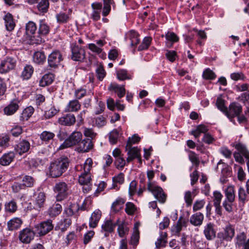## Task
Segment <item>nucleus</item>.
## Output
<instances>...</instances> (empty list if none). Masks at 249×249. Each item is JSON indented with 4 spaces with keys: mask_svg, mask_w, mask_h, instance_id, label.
<instances>
[{
    "mask_svg": "<svg viewBox=\"0 0 249 249\" xmlns=\"http://www.w3.org/2000/svg\"><path fill=\"white\" fill-rule=\"evenodd\" d=\"M62 208L59 203L53 204L48 210V214L51 217H55L61 212Z\"/></svg>",
    "mask_w": 249,
    "mask_h": 249,
    "instance_id": "28",
    "label": "nucleus"
},
{
    "mask_svg": "<svg viewBox=\"0 0 249 249\" xmlns=\"http://www.w3.org/2000/svg\"><path fill=\"white\" fill-rule=\"evenodd\" d=\"M125 202V200L122 198H118L112 204L111 208L114 211H118Z\"/></svg>",
    "mask_w": 249,
    "mask_h": 249,
    "instance_id": "61",
    "label": "nucleus"
},
{
    "mask_svg": "<svg viewBox=\"0 0 249 249\" xmlns=\"http://www.w3.org/2000/svg\"><path fill=\"white\" fill-rule=\"evenodd\" d=\"M81 104L77 99L70 101L65 108V111L67 112H77L81 108Z\"/></svg>",
    "mask_w": 249,
    "mask_h": 249,
    "instance_id": "21",
    "label": "nucleus"
},
{
    "mask_svg": "<svg viewBox=\"0 0 249 249\" xmlns=\"http://www.w3.org/2000/svg\"><path fill=\"white\" fill-rule=\"evenodd\" d=\"M117 77L119 80L124 81L129 80L132 78V75L129 73L127 70L120 69L116 71Z\"/></svg>",
    "mask_w": 249,
    "mask_h": 249,
    "instance_id": "39",
    "label": "nucleus"
},
{
    "mask_svg": "<svg viewBox=\"0 0 249 249\" xmlns=\"http://www.w3.org/2000/svg\"><path fill=\"white\" fill-rule=\"evenodd\" d=\"M203 233L208 240H213L216 237V230L214 224L209 222L204 227Z\"/></svg>",
    "mask_w": 249,
    "mask_h": 249,
    "instance_id": "14",
    "label": "nucleus"
},
{
    "mask_svg": "<svg viewBox=\"0 0 249 249\" xmlns=\"http://www.w3.org/2000/svg\"><path fill=\"white\" fill-rule=\"evenodd\" d=\"M216 105L217 108L226 115L228 108L225 106V100L218 98L216 100Z\"/></svg>",
    "mask_w": 249,
    "mask_h": 249,
    "instance_id": "57",
    "label": "nucleus"
},
{
    "mask_svg": "<svg viewBox=\"0 0 249 249\" xmlns=\"http://www.w3.org/2000/svg\"><path fill=\"white\" fill-rule=\"evenodd\" d=\"M45 199L46 196L45 193L43 192L39 193L36 198V207L39 208L43 207Z\"/></svg>",
    "mask_w": 249,
    "mask_h": 249,
    "instance_id": "49",
    "label": "nucleus"
},
{
    "mask_svg": "<svg viewBox=\"0 0 249 249\" xmlns=\"http://www.w3.org/2000/svg\"><path fill=\"white\" fill-rule=\"evenodd\" d=\"M237 99L245 105L248 103V106L246 107V109L245 112L246 114L247 113L249 114V91L241 93Z\"/></svg>",
    "mask_w": 249,
    "mask_h": 249,
    "instance_id": "41",
    "label": "nucleus"
},
{
    "mask_svg": "<svg viewBox=\"0 0 249 249\" xmlns=\"http://www.w3.org/2000/svg\"><path fill=\"white\" fill-rule=\"evenodd\" d=\"M225 201L233 202L235 200V190L233 186H229L225 191Z\"/></svg>",
    "mask_w": 249,
    "mask_h": 249,
    "instance_id": "32",
    "label": "nucleus"
},
{
    "mask_svg": "<svg viewBox=\"0 0 249 249\" xmlns=\"http://www.w3.org/2000/svg\"><path fill=\"white\" fill-rule=\"evenodd\" d=\"M51 30V27L45 19L39 20L38 33L44 37L48 35Z\"/></svg>",
    "mask_w": 249,
    "mask_h": 249,
    "instance_id": "24",
    "label": "nucleus"
},
{
    "mask_svg": "<svg viewBox=\"0 0 249 249\" xmlns=\"http://www.w3.org/2000/svg\"><path fill=\"white\" fill-rule=\"evenodd\" d=\"M76 122V118L74 114L68 113L59 118L58 122L59 124L65 126L73 125Z\"/></svg>",
    "mask_w": 249,
    "mask_h": 249,
    "instance_id": "17",
    "label": "nucleus"
},
{
    "mask_svg": "<svg viewBox=\"0 0 249 249\" xmlns=\"http://www.w3.org/2000/svg\"><path fill=\"white\" fill-rule=\"evenodd\" d=\"M167 233L165 232L160 233V237L155 243L156 247L157 249L164 247L167 243L166 240Z\"/></svg>",
    "mask_w": 249,
    "mask_h": 249,
    "instance_id": "43",
    "label": "nucleus"
},
{
    "mask_svg": "<svg viewBox=\"0 0 249 249\" xmlns=\"http://www.w3.org/2000/svg\"><path fill=\"white\" fill-rule=\"evenodd\" d=\"M234 235V229L231 225L226 227L223 232L218 234V237L221 239L226 241L231 240Z\"/></svg>",
    "mask_w": 249,
    "mask_h": 249,
    "instance_id": "18",
    "label": "nucleus"
},
{
    "mask_svg": "<svg viewBox=\"0 0 249 249\" xmlns=\"http://www.w3.org/2000/svg\"><path fill=\"white\" fill-rule=\"evenodd\" d=\"M49 7V0H41L37 4L38 10L43 13H46Z\"/></svg>",
    "mask_w": 249,
    "mask_h": 249,
    "instance_id": "53",
    "label": "nucleus"
},
{
    "mask_svg": "<svg viewBox=\"0 0 249 249\" xmlns=\"http://www.w3.org/2000/svg\"><path fill=\"white\" fill-rule=\"evenodd\" d=\"M203 77L207 80H213L215 78L216 75L210 69H207L203 71Z\"/></svg>",
    "mask_w": 249,
    "mask_h": 249,
    "instance_id": "63",
    "label": "nucleus"
},
{
    "mask_svg": "<svg viewBox=\"0 0 249 249\" xmlns=\"http://www.w3.org/2000/svg\"><path fill=\"white\" fill-rule=\"evenodd\" d=\"M10 138L8 136L0 138V153L9 145Z\"/></svg>",
    "mask_w": 249,
    "mask_h": 249,
    "instance_id": "56",
    "label": "nucleus"
},
{
    "mask_svg": "<svg viewBox=\"0 0 249 249\" xmlns=\"http://www.w3.org/2000/svg\"><path fill=\"white\" fill-rule=\"evenodd\" d=\"M56 18L57 22L59 24L66 23L70 19V16L69 15L64 12H60L56 14Z\"/></svg>",
    "mask_w": 249,
    "mask_h": 249,
    "instance_id": "51",
    "label": "nucleus"
},
{
    "mask_svg": "<svg viewBox=\"0 0 249 249\" xmlns=\"http://www.w3.org/2000/svg\"><path fill=\"white\" fill-rule=\"evenodd\" d=\"M71 224V218H66L63 217V219H62L58 223V226L59 227V229L62 231H65L67 230V229L70 227V226Z\"/></svg>",
    "mask_w": 249,
    "mask_h": 249,
    "instance_id": "44",
    "label": "nucleus"
},
{
    "mask_svg": "<svg viewBox=\"0 0 249 249\" xmlns=\"http://www.w3.org/2000/svg\"><path fill=\"white\" fill-rule=\"evenodd\" d=\"M129 228L124 222L118 224L117 232L120 237H124L128 234Z\"/></svg>",
    "mask_w": 249,
    "mask_h": 249,
    "instance_id": "42",
    "label": "nucleus"
},
{
    "mask_svg": "<svg viewBox=\"0 0 249 249\" xmlns=\"http://www.w3.org/2000/svg\"><path fill=\"white\" fill-rule=\"evenodd\" d=\"M70 161L66 157L60 158L51 162L49 167L50 171H62L67 170L69 166Z\"/></svg>",
    "mask_w": 249,
    "mask_h": 249,
    "instance_id": "3",
    "label": "nucleus"
},
{
    "mask_svg": "<svg viewBox=\"0 0 249 249\" xmlns=\"http://www.w3.org/2000/svg\"><path fill=\"white\" fill-rule=\"evenodd\" d=\"M140 140V138L137 135L135 134L131 137H129L126 145L125 146V150H128V148L130 146L132 147L133 144H135L139 142Z\"/></svg>",
    "mask_w": 249,
    "mask_h": 249,
    "instance_id": "58",
    "label": "nucleus"
},
{
    "mask_svg": "<svg viewBox=\"0 0 249 249\" xmlns=\"http://www.w3.org/2000/svg\"><path fill=\"white\" fill-rule=\"evenodd\" d=\"M22 223V221L20 218L15 217L7 222V227L9 231H13L19 228Z\"/></svg>",
    "mask_w": 249,
    "mask_h": 249,
    "instance_id": "26",
    "label": "nucleus"
},
{
    "mask_svg": "<svg viewBox=\"0 0 249 249\" xmlns=\"http://www.w3.org/2000/svg\"><path fill=\"white\" fill-rule=\"evenodd\" d=\"M247 236L244 232H241L236 236V244L238 247L243 246V249H249V238L246 241Z\"/></svg>",
    "mask_w": 249,
    "mask_h": 249,
    "instance_id": "23",
    "label": "nucleus"
},
{
    "mask_svg": "<svg viewBox=\"0 0 249 249\" xmlns=\"http://www.w3.org/2000/svg\"><path fill=\"white\" fill-rule=\"evenodd\" d=\"M236 148L242 153V155L247 160V165L249 171V151L246 146L242 143L236 144Z\"/></svg>",
    "mask_w": 249,
    "mask_h": 249,
    "instance_id": "37",
    "label": "nucleus"
},
{
    "mask_svg": "<svg viewBox=\"0 0 249 249\" xmlns=\"http://www.w3.org/2000/svg\"><path fill=\"white\" fill-rule=\"evenodd\" d=\"M189 159L193 165L196 167L195 171H197V168H196L200 164V161L197 155L194 152L190 151L189 152Z\"/></svg>",
    "mask_w": 249,
    "mask_h": 249,
    "instance_id": "46",
    "label": "nucleus"
},
{
    "mask_svg": "<svg viewBox=\"0 0 249 249\" xmlns=\"http://www.w3.org/2000/svg\"><path fill=\"white\" fill-rule=\"evenodd\" d=\"M138 33L134 31H131L129 34V38L131 40V45L132 46H136L139 43L140 39Z\"/></svg>",
    "mask_w": 249,
    "mask_h": 249,
    "instance_id": "54",
    "label": "nucleus"
},
{
    "mask_svg": "<svg viewBox=\"0 0 249 249\" xmlns=\"http://www.w3.org/2000/svg\"><path fill=\"white\" fill-rule=\"evenodd\" d=\"M127 162L129 163L134 159H138L140 162H142L141 159L140 150L137 147H131L128 148Z\"/></svg>",
    "mask_w": 249,
    "mask_h": 249,
    "instance_id": "15",
    "label": "nucleus"
},
{
    "mask_svg": "<svg viewBox=\"0 0 249 249\" xmlns=\"http://www.w3.org/2000/svg\"><path fill=\"white\" fill-rule=\"evenodd\" d=\"M93 147L92 140L89 138L82 140L76 146L75 150L79 153H86L89 152Z\"/></svg>",
    "mask_w": 249,
    "mask_h": 249,
    "instance_id": "12",
    "label": "nucleus"
},
{
    "mask_svg": "<svg viewBox=\"0 0 249 249\" xmlns=\"http://www.w3.org/2000/svg\"><path fill=\"white\" fill-rule=\"evenodd\" d=\"M91 180L90 172H83L79 177L78 182L81 185H88L90 184Z\"/></svg>",
    "mask_w": 249,
    "mask_h": 249,
    "instance_id": "35",
    "label": "nucleus"
},
{
    "mask_svg": "<svg viewBox=\"0 0 249 249\" xmlns=\"http://www.w3.org/2000/svg\"><path fill=\"white\" fill-rule=\"evenodd\" d=\"M204 215L200 212L192 214L190 218V223L194 226H200L202 224Z\"/></svg>",
    "mask_w": 249,
    "mask_h": 249,
    "instance_id": "22",
    "label": "nucleus"
},
{
    "mask_svg": "<svg viewBox=\"0 0 249 249\" xmlns=\"http://www.w3.org/2000/svg\"><path fill=\"white\" fill-rule=\"evenodd\" d=\"M30 147L31 144L29 142L26 140H22L15 145L14 150L17 153L22 155L28 152Z\"/></svg>",
    "mask_w": 249,
    "mask_h": 249,
    "instance_id": "13",
    "label": "nucleus"
},
{
    "mask_svg": "<svg viewBox=\"0 0 249 249\" xmlns=\"http://www.w3.org/2000/svg\"><path fill=\"white\" fill-rule=\"evenodd\" d=\"M116 224V223H113L111 220H107L102 225V228L104 231L111 232L114 231Z\"/></svg>",
    "mask_w": 249,
    "mask_h": 249,
    "instance_id": "45",
    "label": "nucleus"
},
{
    "mask_svg": "<svg viewBox=\"0 0 249 249\" xmlns=\"http://www.w3.org/2000/svg\"><path fill=\"white\" fill-rule=\"evenodd\" d=\"M165 38L167 41L171 42L172 44L175 42H177L179 40V38L177 35L174 32H168L166 34Z\"/></svg>",
    "mask_w": 249,
    "mask_h": 249,
    "instance_id": "60",
    "label": "nucleus"
},
{
    "mask_svg": "<svg viewBox=\"0 0 249 249\" xmlns=\"http://www.w3.org/2000/svg\"><path fill=\"white\" fill-rule=\"evenodd\" d=\"M82 134L81 132H73L71 135L64 141L63 143L60 145L59 149H63L74 145H78L79 142L82 140Z\"/></svg>",
    "mask_w": 249,
    "mask_h": 249,
    "instance_id": "2",
    "label": "nucleus"
},
{
    "mask_svg": "<svg viewBox=\"0 0 249 249\" xmlns=\"http://www.w3.org/2000/svg\"><path fill=\"white\" fill-rule=\"evenodd\" d=\"M35 228L37 233L40 236H43L46 235L53 229V225L52 220L48 219L36 225Z\"/></svg>",
    "mask_w": 249,
    "mask_h": 249,
    "instance_id": "6",
    "label": "nucleus"
},
{
    "mask_svg": "<svg viewBox=\"0 0 249 249\" xmlns=\"http://www.w3.org/2000/svg\"><path fill=\"white\" fill-rule=\"evenodd\" d=\"M71 58L73 61H82L85 58V52L83 48L79 47L76 43H72L71 45Z\"/></svg>",
    "mask_w": 249,
    "mask_h": 249,
    "instance_id": "7",
    "label": "nucleus"
},
{
    "mask_svg": "<svg viewBox=\"0 0 249 249\" xmlns=\"http://www.w3.org/2000/svg\"><path fill=\"white\" fill-rule=\"evenodd\" d=\"M95 125L98 127H102L107 124L106 118L103 116H100L94 119Z\"/></svg>",
    "mask_w": 249,
    "mask_h": 249,
    "instance_id": "64",
    "label": "nucleus"
},
{
    "mask_svg": "<svg viewBox=\"0 0 249 249\" xmlns=\"http://www.w3.org/2000/svg\"><path fill=\"white\" fill-rule=\"evenodd\" d=\"M147 190L151 192L154 197L160 203H164L166 199V195L162 189L153 183L149 182L147 184Z\"/></svg>",
    "mask_w": 249,
    "mask_h": 249,
    "instance_id": "4",
    "label": "nucleus"
},
{
    "mask_svg": "<svg viewBox=\"0 0 249 249\" xmlns=\"http://www.w3.org/2000/svg\"><path fill=\"white\" fill-rule=\"evenodd\" d=\"M44 37L43 36L38 34L31 36L30 38V44H40L44 41Z\"/></svg>",
    "mask_w": 249,
    "mask_h": 249,
    "instance_id": "52",
    "label": "nucleus"
},
{
    "mask_svg": "<svg viewBox=\"0 0 249 249\" xmlns=\"http://www.w3.org/2000/svg\"><path fill=\"white\" fill-rule=\"evenodd\" d=\"M152 40V38L150 36H146L145 37L141 44L138 47V51H141L144 50H146L150 46L151 41Z\"/></svg>",
    "mask_w": 249,
    "mask_h": 249,
    "instance_id": "50",
    "label": "nucleus"
},
{
    "mask_svg": "<svg viewBox=\"0 0 249 249\" xmlns=\"http://www.w3.org/2000/svg\"><path fill=\"white\" fill-rule=\"evenodd\" d=\"M242 110V106L240 104L232 102L229 105L225 115L231 122L235 124L234 118L241 114Z\"/></svg>",
    "mask_w": 249,
    "mask_h": 249,
    "instance_id": "5",
    "label": "nucleus"
},
{
    "mask_svg": "<svg viewBox=\"0 0 249 249\" xmlns=\"http://www.w3.org/2000/svg\"><path fill=\"white\" fill-rule=\"evenodd\" d=\"M186 226V221L182 217H179L176 224L172 228V231L175 234H178L182 230V227Z\"/></svg>",
    "mask_w": 249,
    "mask_h": 249,
    "instance_id": "36",
    "label": "nucleus"
},
{
    "mask_svg": "<svg viewBox=\"0 0 249 249\" xmlns=\"http://www.w3.org/2000/svg\"><path fill=\"white\" fill-rule=\"evenodd\" d=\"M53 190L55 193H57L56 196L57 201H62L67 196L68 187L65 182H61L56 184Z\"/></svg>",
    "mask_w": 249,
    "mask_h": 249,
    "instance_id": "9",
    "label": "nucleus"
},
{
    "mask_svg": "<svg viewBox=\"0 0 249 249\" xmlns=\"http://www.w3.org/2000/svg\"><path fill=\"white\" fill-rule=\"evenodd\" d=\"M101 212L99 211H94L91 214L89 220V226L91 228H95L97 225V224L101 218Z\"/></svg>",
    "mask_w": 249,
    "mask_h": 249,
    "instance_id": "31",
    "label": "nucleus"
},
{
    "mask_svg": "<svg viewBox=\"0 0 249 249\" xmlns=\"http://www.w3.org/2000/svg\"><path fill=\"white\" fill-rule=\"evenodd\" d=\"M5 210L6 212L14 213L18 208L16 202L14 200H11L5 204Z\"/></svg>",
    "mask_w": 249,
    "mask_h": 249,
    "instance_id": "48",
    "label": "nucleus"
},
{
    "mask_svg": "<svg viewBox=\"0 0 249 249\" xmlns=\"http://www.w3.org/2000/svg\"><path fill=\"white\" fill-rule=\"evenodd\" d=\"M17 65V60L15 57L6 56L0 61V73L3 74L14 70Z\"/></svg>",
    "mask_w": 249,
    "mask_h": 249,
    "instance_id": "1",
    "label": "nucleus"
},
{
    "mask_svg": "<svg viewBox=\"0 0 249 249\" xmlns=\"http://www.w3.org/2000/svg\"><path fill=\"white\" fill-rule=\"evenodd\" d=\"M20 104V100L18 98L12 100L9 104L3 108V112L5 115L11 116L14 114L19 109Z\"/></svg>",
    "mask_w": 249,
    "mask_h": 249,
    "instance_id": "11",
    "label": "nucleus"
},
{
    "mask_svg": "<svg viewBox=\"0 0 249 249\" xmlns=\"http://www.w3.org/2000/svg\"><path fill=\"white\" fill-rule=\"evenodd\" d=\"M34 112V109L32 107H29L25 108L19 116V120L21 122L27 121L32 115Z\"/></svg>",
    "mask_w": 249,
    "mask_h": 249,
    "instance_id": "34",
    "label": "nucleus"
},
{
    "mask_svg": "<svg viewBox=\"0 0 249 249\" xmlns=\"http://www.w3.org/2000/svg\"><path fill=\"white\" fill-rule=\"evenodd\" d=\"M34 62L38 65L43 64L46 59V57L43 52L37 51L33 55Z\"/></svg>",
    "mask_w": 249,
    "mask_h": 249,
    "instance_id": "29",
    "label": "nucleus"
},
{
    "mask_svg": "<svg viewBox=\"0 0 249 249\" xmlns=\"http://www.w3.org/2000/svg\"><path fill=\"white\" fill-rule=\"evenodd\" d=\"M140 232L138 227L135 225L133 234L131 238L130 244L134 247H136L138 244Z\"/></svg>",
    "mask_w": 249,
    "mask_h": 249,
    "instance_id": "47",
    "label": "nucleus"
},
{
    "mask_svg": "<svg viewBox=\"0 0 249 249\" xmlns=\"http://www.w3.org/2000/svg\"><path fill=\"white\" fill-rule=\"evenodd\" d=\"M35 235V232L27 228L19 231L18 239L23 244H29L34 239Z\"/></svg>",
    "mask_w": 249,
    "mask_h": 249,
    "instance_id": "10",
    "label": "nucleus"
},
{
    "mask_svg": "<svg viewBox=\"0 0 249 249\" xmlns=\"http://www.w3.org/2000/svg\"><path fill=\"white\" fill-rule=\"evenodd\" d=\"M15 157V154L14 152L6 153L0 158V164L2 165H8L13 160Z\"/></svg>",
    "mask_w": 249,
    "mask_h": 249,
    "instance_id": "27",
    "label": "nucleus"
},
{
    "mask_svg": "<svg viewBox=\"0 0 249 249\" xmlns=\"http://www.w3.org/2000/svg\"><path fill=\"white\" fill-rule=\"evenodd\" d=\"M108 89L109 90L116 93L120 98L124 97L125 94V89L124 85L120 86L116 83H111Z\"/></svg>",
    "mask_w": 249,
    "mask_h": 249,
    "instance_id": "19",
    "label": "nucleus"
},
{
    "mask_svg": "<svg viewBox=\"0 0 249 249\" xmlns=\"http://www.w3.org/2000/svg\"><path fill=\"white\" fill-rule=\"evenodd\" d=\"M23 185L25 186L31 187L34 184V179L31 176H25L22 178Z\"/></svg>",
    "mask_w": 249,
    "mask_h": 249,
    "instance_id": "62",
    "label": "nucleus"
},
{
    "mask_svg": "<svg viewBox=\"0 0 249 249\" xmlns=\"http://www.w3.org/2000/svg\"><path fill=\"white\" fill-rule=\"evenodd\" d=\"M36 29L37 27L35 22L29 21L26 24V30L27 34L33 35L35 33Z\"/></svg>",
    "mask_w": 249,
    "mask_h": 249,
    "instance_id": "59",
    "label": "nucleus"
},
{
    "mask_svg": "<svg viewBox=\"0 0 249 249\" xmlns=\"http://www.w3.org/2000/svg\"><path fill=\"white\" fill-rule=\"evenodd\" d=\"M104 6L103 8L102 15L104 17L107 16L111 10V5L114 8L115 2L113 0H103Z\"/></svg>",
    "mask_w": 249,
    "mask_h": 249,
    "instance_id": "33",
    "label": "nucleus"
},
{
    "mask_svg": "<svg viewBox=\"0 0 249 249\" xmlns=\"http://www.w3.org/2000/svg\"><path fill=\"white\" fill-rule=\"evenodd\" d=\"M77 207H75L74 204H71L68 207L65 208L63 213V217L71 219L75 215V212L74 210Z\"/></svg>",
    "mask_w": 249,
    "mask_h": 249,
    "instance_id": "38",
    "label": "nucleus"
},
{
    "mask_svg": "<svg viewBox=\"0 0 249 249\" xmlns=\"http://www.w3.org/2000/svg\"><path fill=\"white\" fill-rule=\"evenodd\" d=\"M119 133L117 129H113L110 132L109 135V140L110 142L112 144H116L119 138Z\"/></svg>",
    "mask_w": 249,
    "mask_h": 249,
    "instance_id": "55",
    "label": "nucleus"
},
{
    "mask_svg": "<svg viewBox=\"0 0 249 249\" xmlns=\"http://www.w3.org/2000/svg\"><path fill=\"white\" fill-rule=\"evenodd\" d=\"M91 6L92 10L91 18L93 20L97 21L101 18L100 14L103 7L102 3L101 2H95L91 4Z\"/></svg>",
    "mask_w": 249,
    "mask_h": 249,
    "instance_id": "16",
    "label": "nucleus"
},
{
    "mask_svg": "<svg viewBox=\"0 0 249 249\" xmlns=\"http://www.w3.org/2000/svg\"><path fill=\"white\" fill-rule=\"evenodd\" d=\"M63 60L61 52L58 50L53 51L48 57V66L53 68H57Z\"/></svg>",
    "mask_w": 249,
    "mask_h": 249,
    "instance_id": "8",
    "label": "nucleus"
},
{
    "mask_svg": "<svg viewBox=\"0 0 249 249\" xmlns=\"http://www.w3.org/2000/svg\"><path fill=\"white\" fill-rule=\"evenodd\" d=\"M34 69L31 65L27 64L24 67L21 77L24 80L29 79L32 76Z\"/></svg>",
    "mask_w": 249,
    "mask_h": 249,
    "instance_id": "30",
    "label": "nucleus"
},
{
    "mask_svg": "<svg viewBox=\"0 0 249 249\" xmlns=\"http://www.w3.org/2000/svg\"><path fill=\"white\" fill-rule=\"evenodd\" d=\"M3 20L6 30L9 32L13 31L16 26V23L13 15L10 13H7L4 16Z\"/></svg>",
    "mask_w": 249,
    "mask_h": 249,
    "instance_id": "20",
    "label": "nucleus"
},
{
    "mask_svg": "<svg viewBox=\"0 0 249 249\" xmlns=\"http://www.w3.org/2000/svg\"><path fill=\"white\" fill-rule=\"evenodd\" d=\"M55 134L53 133L48 131H44L40 135V140L46 143L53 140Z\"/></svg>",
    "mask_w": 249,
    "mask_h": 249,
    "instance_id": "40",
    "label": "nucleus"
},
{
    "mask_svg": "<svg viewBox=\"0 0 249 249\" xmlns=\"http://www.w3.org/2000/svg\"><path fill=\"white\" fill-rule=\"evenodd\" d=\"M54 79V75L52 73L44 74L39 80V85L44 87L51 84Z\"/></svg>",
    "mask_w": 249,
    "mask_h": 249,
    "instance_id": "25",
    "label": "nucleus"
}]
</instances>
